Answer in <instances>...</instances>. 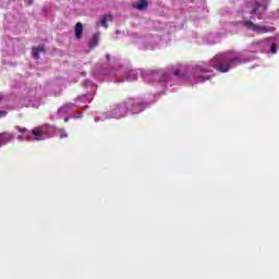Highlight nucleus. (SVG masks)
I'll list each match as a JSON object with an SVG mask.
<instances>
[{"instance_id":"1","label":"nucleus","mask_w":279,"mask_h":279,"mask_svg":"<svg viewBox=\"0 0 279 279\" xmlns=\"http://www.w3.org/2000/svg\"><path fill=\"white\" fill-rule=\"evenodd\" d=\"M246 59H243V54L236 51H228L222 54H217L214 57L209 63L198 64L194 68V76L196 82H206V80H213V71H218L219 73H228L231 69V64L234 66L239 64H245Z\"/></svg>"},{"instance_id":"2","label":"nucleus","mask_w":279,"mask_h":279,"mask_svg":"<svg viewBox=\"0 0 279 279\" xmlns=\"http://www.w3.org/2000/svg\"><path fill=\"white\" fill-rule=\"evenodd\" d=\"M241 25L246 27V29H251V32H256V34H274L276 32L274 26H260L252 21H242Z\"/></svg>"},{"instance_id":"3","label":"nucleus","mask_w":279,"mask_h":279,"mask_svg":"<svg viewBox=\"0 0 279 279\" xmlns=\"http://www.w3.org/2000/svg\"><path fill=\"white\" fill-rule=\"evenodd\" d=\"M12 141H14V133H0V147H3V145H8V143H12Z\"/></svg>"},{"instance_id":"4","label":"nucleus","mask_w":279,"mask_h":279,"mask_svg":"<svg viewBox=\"0 0 279 279\" xmlns=\"http://www.w3.org/2000/svg\"><path fill=\"white\" fill-rule=\"evenodd\" d=\"M74 34L76 40H82V36L84 35V25L82 22H77L74 27Z\"/></svg>"},{"instance_id":"5","label":"nucleus","mask_w":279,"mask_h":279,"mask_svg":"<svg viewBox=\"0 0 279 279\" xmlns=\"http://www.w3.org/2000/svg\"><path fill=\"white\" fill-rule=\"evenodd\" d=\"M40 52L45 53V46L33 47V57L35 60H40Z\"/></svg>"},{"instance_id":"6","label":"nucleus","mask_w":279,"mask_h":279,"mask_svg":"<svg viewBox=\"0 0 279 279\" xmlns=\"http://www.w3.org/2000/svg\"><path fill=\"white\" fill-rule=\"evenodd\" d=\"M148 7H149V3L147 1H140L132 4V8L140 11L147 10Z\"/></svg>"},{"instance_id":"7","label":"nucleus","mask_w":279,"mask_h":279,"mask_svg":"<svg viewBox=\"0 0 279 279\" xmlns=\"http://www.w3.org/2000/svg\"><path fill=\"white\" fill-rule=\"evenodd\" d=\"M99 45V33H95L89 40V49H95Z\"/></svg>"},{"instance_id":"8","label":"nucleus","mask_w":279,"mask_h":279,"mask_svg":"<svg viewBox=\"0 0 279 279\" xmlns=\"http://www.w3.org/2000/svg\"><path fill=\"white\" fill-rule=\"evenodd\" d=\"M108 21H112V15H102L100 17L99 24L101 25V27L108 29Z\"/></svg>"},{"instance_id":"9","label":"nucleus","mask_w":279,"mask_h":279,"mask_svg":"<svg viewBox=\"0 0 279 279\" xmlns=\"http://www.w3.org/2000/svg\"><path fill=\"white\" fill-rule=\"evenodd\" d=\"M31 132L35 136V141H45V137L43 136V131L38 129H33Z\"/></svg>"},{"instance_id":"10","label":"nucleus","mask_w":279,"mask_h":279,"mask_svg":"<svg viewBox=\"0 0 279 279\" xmlns=\"http://www.w3.org/2000/svg\"><path fill=\"white\" fill-rule=\"evenodd\" d=\"M73 108V104H66L59 109V112H66V110H71Z\"/></svg>"},{"instance_id":"11","label":"nucleus","mask_w":279,"mask_h":279,"mask_svg":"<svg viewBox=\"0 0 279 279\" xmlns=\"http://www.w3.org/2000/svg\"><path fill=\"white\" fill-rule=\"evenodd\" d=\"M15 130H17V132H20L21 134H25V132H27V128H22L20 125H16Z\"/></svg>"},{"instance_id":"12","label":"nucleus","mask_w":279,"mask_h":279,"mask_svg":"<svg viewBox=\"0 0 279 279\" xmlns=\"http://www.w3.org/2000/svg\"><path fill=\"white\" fill-rule=\"evenodd\" d=\"M277 51H278V48H277L276 44H271L270 45V52L277 53Z\"/></svg>"},{"instance_id":"13","label":"nucleus","mask_w":279,"mask_h":279,"mask_svg":"<svg viewBox=\"0 0 279 279\" xmlns=\"http://www.w3.org/2000/svg\"><path fill=\"white\" fill-rule=\"evenodd\" d=\"M60 132H61L60 138H69V134H66V132H64V130H61Z\"/></svg>"},{"instance_id":"14","label":"nucleus","mask_w":279,"mask_h":279,"mask_svg":"<svg viewBox=\"0 0 279 279\" xmlns=\"http://www.w3.org/2000/svg\"><path fill=\"white\" fill-rule=\"evenodd\" d=\"M159 82H167V75L162 74V78H157Z\"/></svg>"},{"instance_id":"15","label":"nucleus","mask_w":279,"mask_h":279,"mask_svg":"<svg viewBox=\"0 0 279 279\" xmlns=\"http://www.w3.org/2000/svg\"><path fill=\"white\" fill-rule=\"evenodd\" d=\"M173 75H175V77H180V70H175V71L173 72Z\"/></svg>"},{"instance_id":"16","label":"nucleus","mask_w":279,"mask_h":279,"mask_svg":"<svg viewBox=\"0 0 279 279\" xmlns=\"http://www.w3.org/2000/svg\"><path fill=\"white\" fill-rule=\"evenodd\" d=\"M153 76L155 77V80H158V77H160V73H158V72L153 73Z\"/></svg>"},{"instance_id":"17","label":"nucleus","mask_w":279,"mask_h":279,"mask_svg":"<svg viewBox=\"0 0 279 279\" xmlns=\"http://www.w3.org/2000/svg\"><path fill=\"white\" fill-rule=\"evenodd\" d=\"M106 58H107V60H110V54H107Z\"/></svg>"},{"instance_id":"18","label":"nucleus","mask_w":279,"mask_h":279,"mask_svg":"<svg viewBox=\"0 0 279 279\" xmlns=\"http://www.w3.org/2000/svg\"><path fill=\"white\" fill-rule=\"evenodd\" d=\"M64 121H65V122L69 121V118H65Z\"/></svg>"},{"instance_id":"19","label":"nucleus","mask_w":279,"mask_h":279,"mask_svg":"<svg viewBox=\"0 0 279 279\" xmlns=\"http://www.w3.org/2000/svg\"><path fill=\"white\" fill-rule=\"evenodd\" d=\"M254 12H256V9H254L252 13L254 14Z\"/></svg>"},{"instance_id":"20","label":"nucleus","mask_w":279,"mask_h":279,"mask_svg":"<svg viewBox=\"0 0 279 279\" xmlns=\"http://www.w3.org/2000/svg\"><path fill=\"white\" fill-rule=\"evenodd\" d=\"M1 99H3V97L0 95V101H1Z\"/></svg>"},{"instance_id":"21","label":"nucleus","mask_w":279,"mask_h":279,"mask_svg":"<svg viewBox=\"0 0 279 279\" xmlns=\"http://www.w3.org/2000/svg\"><path fill=\"white\" fill-rule=\"evenodd\" d=\"M19 138H23V136L20 135Z\"/></svg>"},{"instance_id":"22","label":"nucleus","mask_w":279,"mask_h":279,"mask_svg":"<svg viewBox=\"0 0 279 279\" xmlns=\"http://www.w3.org/2000/svg\"><path fill=\"white\" fill-rule=\"evenodd\" d=\"M140 1H145V0H140Z\"/></svg>"}]
</instances>
